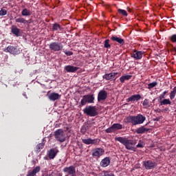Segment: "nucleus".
<instances>
[{"mask_svg":"<svg viewBox=\"0 0 176 176\" xmlns=\"http://www.w3.org/2000/svg\"><path fill=\"white\" fill-rule=\"evenodd\" d=\"M84 113L87 115V116L94 117L98 115V111H97V107L96 106H87L83 109Z\"/></svg>","mask_w":176,"mask_h":176,"instance_id":"7ed1b4c3","label":"nucleus"},{"mask_svg":"<svg viewBox=\"0 0 176 176\" xmlns=\"http://www.w3.org/2000/svg\"><path fill=\"white\" fill-rule=\"evenodd\" d=\"M112 126L114 129V131H116V130H122V129H123V126L118 123L113 124Z\"/></svg>","mask_w":176,"mask_h":176,"instance_id":"bb28decb","label":"nucleus"},{"mask_svg":"<svg viewBox=\"0 0 176 176\" xmlns=\"http://www.w3.org/2000/svg\"><path fill=\"white\" fill-rule=\"evenodd\" d=\"M61 29V26L58 23H54L52 26V30L54 31H58Z\"/></svg>","mask_w":176,"mask_h":176,"instance_id":"2f4dec72","label":"nucleus"},{"mask_svg":"<svg viewBox=\"0 0 176 176\" xmlns=\"http://www.w3.org/2000/svg\"><path fill=\"white\" fill-rule=\"evenodd\" d=\"M47 96L50 101H56V100H60L61 98V95H60L56 92H52L50 94L47 93Z\"/></svg>","mask_w":176,"mask_h":176,"instance_id":"9d476101","label":"nucleus"},{"mask_svg":"<svg viewBox=\"0 0 176 176\" xmlns=\"http://www.w3.org/2000/svg\"><path fill=\"white\" fill-rule=\"evenodd\" d=\"M175 51L176 52V48L175 49Z\"/></svg>","mask_w":176,"mask_h":176,"instance_id":"c03bdc74","label":"nucleus"},{"mask_svg":"<svg viewBox=\"0 0 176 176\" xmlns=\"http://www.w3.org/2000/svg\"><path fill=\"white\" fill-rule=\"evenodd\" d=\"M115 141H118V142H120V144H122L128 151H134L135 144L133 140H128L123 137H116Z\"/></svg>","mask_w":176,"mask_h":176,"instance_id":"f03ea898","label":"nucleus"},{"mask_svg":"<svg viewBox=\"0 0 176 176\" xmlns=\"http://www.w3.org/2000/svg\"><path fill=\"white\" fill-rule=\"evenodd\" d=\"M41 171V166H36L32 170L30 171L27 176H36Z\"/></svg>","mask_w":176,"mask_h":176,"instance_id":"a211bd4d","label":"nucleus"},{"mask_svg":"<svg viewBox=\"0 0 176 176\" xmlns=\"http://www.w3.org/2000/svg\"><path fill=\"white\" fill-rule=\"evenodd\" d=\"M7 14L8 11H6V10L1 9L0 10V16H6Z\"/></svg>","mask_w":176,"mask_h":176,"instance_id":"c9c22d12","label":"nucleus"},{"mask_svg":"<svg viewBox=\"0 0 176 176\" xmlns=\"http://www.w3.org/2000/svg\"><path fill=\"white\" fill-rule=\"evenodd\" d=\"M81 133H82V134H85V133H86V128H85V126H82V127L81 128Z\"/></svg>","mask_w":176,"mask_h":176,"instance_id":"a19ab883","label":"nucleus"},{"mask_svg":"<svg viewBox=\"0 0 176 176\" xmlns=\"http://www.w3.org/2000/svg\"><path fill=\"white\" fill-rule=\"evenodd\" d=\"M142 54H144V52L142 51H134L133 53L131 54V57L135 58V60H141V58H142Z\"/></svg>","mask_w":176,"mask_h":176,"instance_id":"ddd939ff","label":"nucleus"},{"mask_svg":"<svg viewBox=\"0 0 176 176\" xmlns=\"http://www.w3.org/2000/svg\"><path fill=\"white\" fill-rule=\"evenodd\" d=\"M143 166H144L146 170H152V168H155L157 166V164L152 160H148L143 162Z\"/></svg>","mask_w":176,"mask_h":176,"instance_id":"6e6552de","label":"nucleus"},{"mask_svg":"<svg viewBox=\"0 0 176 176\" xmlns=\"http://www.w3.org/2000/svg\"><path fill=\"white\" fill-rule=\"evenodd\" d=\"M118 75V72H112L109 74H104L102 78L106 80H111V79H114L115 76Z\"/></svg>","mask_w":176,"mask_h":176,"instance_id":"2eb2a0df","label":"nucleus"},{"mask_svg":"<svg viewBox=\"0 0 176 176\" xmlns=\"http://www.w3.org/2000/svg\"><path fill=\"white\" fill-rule=\"evenodd\" d=\"M131 78H132L131 75L122 76L120 78V81L121 83H124L125 80H130Z\"/></svg>","mask_w":176,"mask_h":176,"instance_id":"393cba45","label":"nucleus"},{"mask_svg":"<svg viewBox=\"0 0 176 176\" xmlns=\"http://www.w3.org/2000/svg\"><path fill=\"white\" fill-rule=\"evenodd\" d=\"M118 13H120V14H122V16H124L125 17H127V16H128L126 10H124L122 9H118Z\"/></svg>","mask_w":176,"mask_h":176,"instance_id":"7c9ffc66","label":"nucleus"},{"mask_svg":"<svg viewBox=\"0 0 176 176\" xmlns=\"http://www.w3.org/2000/svg\"><path fill=\"white\" fill-rule=\"evenodd\" d=\"M170 41L173 42H176V34H173L170 36Z\"/></svg>","mask_w":176,"mask_h":176,"instance_id":"58836bf2","label":"nucleus"},{"mask_svg":"<svg viewBox=\"0 0 176 176\" xmlns=\"http://www.w3.org/2000/svg\"><path fill=\"white\" fill-rule=\"evenodd\" d=\"M111 41L113 42H117L120 45H124V40L120 37H118L116 36H112L111 37Z\"/></svg>","mask_w":176,"mask_h":176,"instance_id":"6ab92c4d","label":"nucleus"},{"mask_svg":"<svg viewBox=\"0 0 176 176\" xmlns=\"http://www.w3.org/2000/svg\"><path fill=\"white\" fill-rule=\"evenodd\" d=\"M176 96V86L173 88V91H171L170 94V100H174Z\"/></svg>","mask_w":176,"mask_h":176,"instance_id":"c85d7f7f","label":"nucleus"},{"mask_svg":"<svg viewBox=\"0 0 176 176\" xmlns=\"http://www.w3.org/2000/svg\"><path fill=\"white\" fill-rule=\"evenodd\" d=\"M82 141L83 144H85V145H90V144H96V140H93L91 138L82 139Z\"/></svg>","mask_w":176,"mask_h":176,"instance_id":"4be33fe9","label":"nucleus"},{"mask_svg":"<svg viewBox=\"0 0 176 176\" xmlns=\"http://www.w3.org/2000/svg\"><path fill=\"white\" fill-rule=\"evenodd\" d=\"M86 104H94V95L88 94V95H85L82 97L80 101V104L83 106V105H86Z\"/></svg>","mask_w":176,"mask_h":176,"instance_id":"20e7f679","label":"nucleus"},{"mask_svg":"<svg viewBox=\"0 0 176 176\" xmlns=\"http://www.w3.org/2000/svg\"><path fill=\"white\" fill-rule=\"evenodd\" d=\"M49 47L52 52H60L63 50V46L61 43L52 42L49 45Z\"/></svg>","mask_w":176,"mask_h":176,"instance_id":"423d86ee","label":"nucleus"},{"mask_svg":"<svg viewBox=\"0 0 176 176\" xmlns=\"http://www.w3.org/2000/svg\"><path fill=\"white\" fill-rule=\"evenodd\" d=\"M58 152L59 151L57 147L52 148L47 152V156L49 157L50 160H53V159L57 156Z\"/></svg>","mask_w":176,"mask_h":176,"instance_id":"0eeeda50","label":"nucleus"},{"mask_svg":"<svg viewBox=\"0 0 176 176\" xmlns=\"http://www.w3.org/2000/svg\"><path fill=\"white\" fill-rule=\"evenodd\" d=\"M104 176H115V175H113V173H110V174H105Z\"/></svg>","mask_w":176,"mask_h":176,"instance_id":"37998d69","label":"nucleus"},{"mask_svg":"<svg viewBox=\"0 0 176 176\" xmlns=\"http://www.w3.org/2000/svg\"><path fill=\"white\" fill-rule=\"evenodd\" d=\"M166 94H167V91H164L159 97L160 100H163Z\"/></svg>","mask_w":176,"mask_h":176,"instance_id":"e433bc0d","label":"nucleus"},{"mask_svg":"<svg viewBox=\"0 0 176 176\" xmlns=\"http://www.w3.org/2000/svg\"><path fill=\"white\" fill-rule=\"evenodd\" d=\"M142 105L144 108H146V109L147 108H149L151 107V105L149 104V100L145 99L142 102Z\"/></svg>","mask_w":176,"mask_h":176,"instance_id":"c756f323","label":"nucleus"},{"mask_svg":"<svg viewBox=\"0 0 176 176\" xmlns=\"http://www.w3.org/2000/svg\"><path fill=\"white\" fill-rule=\"evenodd\" d=\"M43 176H54V172H52L51 174L43 175Z\"/></svg>","mask_w":176,"mask_h":176,"instance_id":"79ce46f5","label":"nucleus"},{"mask_svg":"<svg viewBox=\"0 0 176 176\" xmlns=\"http://www.w3.org/2000/svg\"><path fill=\"white\" fill-rule=\"evenodd\" d=\"M16 23H22L23 24H27L28 21L25 20V19L23 17H19L15 19Z\"/></svg>","mask_w":176,"mask_h":176,"instance_id":"a878e982","label":"nucleus"},{"mask_svg":"<svg viewBox=\"0 0 176 176\" xmlns=\"http://www.w3.org/2000/svg\"><path fill=\"white\" fill-rule=\"evenodd\" d=\"M146 120V118L142 114H138L137 116H129L124 118V123H131L132 126H137V124H142Z\"/></svg>","mask_w":176,"mask_h":176,"instance_id":"f257e3e1","label":"nucleus"},{"mask_svg":"<svg viewBox=\"0 0 176 176\" xmlns=\"http://www.w3.org/2000/svg\"><path fill=\"white\" fill-rule=\"evenodd\" d=\"M104 47H105V49H109V47H111V44H109V39H107L104 41Z\"/></svg>","mask_w":176,"mask_h":176,"instance_id":"473e14b6","label":"nucleus"},{"mask_svg":"<svg viewBox=\"0 0 176 176\" xmlns=\"http://www.w3.org/2000/svg\"><path fill=\"white\" fill-rule=\"evenodd\" d=\"M65 69L67 72L74 73V72H76V71L79 69V67L72 66V65H67L65 67Z\"/></svg>","mask_w":176,"mask_h":176,"instance_id":"aec40b11","label":"nucleus"},{"mask_svg":"<svg viewBox=\"0 0 176 176\" xmlns=\"http://www.w3.org/2000/svg\"><path fill=\"white\" fill-rule=\"evenodd\" d=\"M43 146H45V142L43 140L41 143L36 145L35 152H36V153H39V152H41V149H43Z\"/></svg>","mask_w":176,"mask_h":176,"instance_id":"5701e85b","label":"nucleus"},{"mask_svg":"<svg viewBox=\"0 0 176 176\" xmlns=\"http://www.w3.org/2000/svg\"><path fill=\"white\" fill-rule=\"evenodd\" d=\"M136 146H137V148H144V144L140 142V143H138V144H137Z\"/></svg>","mask_w":176,"mask_h":176,"instance_id":"ea45409f","label":"nucleus"},{"mask_svg":"<svg viewBox=\"0 0 176 176\" xmlns=\"http://www.w3.org/2000/svg\"><path fill=\"white\" fill-rule=\"evenodd\" d=\"M108 97V92L105 90H100L98 94V101H105Z\"/></svg>","mask_w":176,"mask_h":176,"instance_id":"9b49d317","label":"nucleus"},{"mask_svg":"<svg viewBox=\"0 0 176 176\" xmlns=\"http://www.w3.org/2000/svg\"><path fill=\"white\" fill-rule=\"evenodd\" d=\"M54 137L56 141L59 142H64L65 141V133L63 129H58L55 131Z\"/></svg>","mask_w":176,"mask_h":176,"instance_id":"39448f33","label":"nucleus"},{"mask_svg":"<svg viewBox=\"0 0 176 176\" xmlns=\"http://www.w3.org/2000/svg\"><path fill=\"white\" fill-rule=\"evenodd\" d=\"M65 54H66V56H72V54H74V52H71V51H64Z\"/></svg>","mask_w":176,"mask_h":176,"instance_id":"4c0bfd02","label":"nucleus"},{"mask_svg":"<svg viewBox=\"0 0 176 176\" xmlns=\"http://www.w3.org/2000/svg\"><path fill=\"white\" fill-rule=\"evenodd\" d=\"M6 50L10 54H20V50L14 46L10 45L7 47Z\"/></svg>","mask_w":176,"mask_h":176,"instance_id":"f8f14e48","label":"nucleus"},{"mask_svg":"<svg viewBox=\"0 0 176 176\" xmlns=\"http://www.w3.org/2000/svg\"><path fill=\"white\" fill-rule=\"evenodd\" d=\"M157 85V82H151L148 85V89H153V87H155Z\"/></svg>","mask_w":176,"mask_h":176,"instance_id":"72a5a7b5","label":"nucleus"},{"mask_svg":"<svg viewBox=\"0 0 176 176\" xmlns=\"http://www.w3.org/2000/svg\"><path fill=\"white\" fill-rule=\"evenodd\" d=\"M141 100V95L140 94H136V95H133L131 97H129L126 101L127 102H133L134 101H138Z\"/></svg>","mask_w":176,"mask_h":176,"instance_id":"dca6fc26","label":"nucleus"},{"mask_svg":"<svg viewBox=\"0 0 176 176\" xmlns=\"http://www.w3.org/2000/svg\"><path fill=\"white\" fill-rule=\"evenodd\" d=\"M104 149L101 148H97L95 149H93L91 151V155L94 156V157H100V156H102L104 153Z\"/></svg>","mask_w":176,"mask_h":176,"instance_id":"1a4fd4ad","label":"nucleus"},{"mask_svg":"<svg viewBox=\"0 0 176 176\" xmlns=\"http://www.w3.org/2000/svg\"><path fill=\"white\" fill-rule=\"evenodd\" d=\"M21 15L23 16V17H30V16L32 15V11L28 8H23L21 11Z\"/></svg>","mask_w":176,"mask_h":176,"instance_id":"f3484780","label":"nucleus"},{"mask_svg":"<svg viewBox=\"0 0 176 176\" xmlns=\"http://www.w3.org/2000/svg\"><path fill=\"white\" fill-rule=\"evenodd\" d=\"M146 131H149V129L145 128L144 126L139 127V128L136 130L137 134H144V133H146Z\"/></svg>","mask_w":176,"mask_h":176,"instance_id":"b1692460","label":"nucleus"},{"mask_svg":"<svg viewBox=\"0 0 176 176\" xmlns=\"http://www.w3.org/2000/svg\"><path fill=\"white\" fill-rule=\"evenodd\" d=\"M11 32H12V34L14 35H15V36H19V35H20V29H19L17 28V26L13 25L11 27Z\"/></svg>","mask_w":176,"mask_h":176,"instance_id":"412c9836","label":"nucleus"},{"mask_svg":"<svg viewBox=\"0 0 176 176\" xmlns=\"http://www.w3.org/2000/svg\"><path fill=\"white\" fill-rule=\"evenodd\" d=\"M111 164V159L109 157H106L100 163L101 167H108V165Z\"/></svg>","mask_w":176,"mask_h":176,"instance_id":"4468645a","label":"nucleus"},{"mask_svg":"<svg viewBox=\"0 0 176 176\" xmlns=\"http://www.w3.org/2000/svg\"><path fill=\"white\" fill-rule=\"evenodd\" d=\"M113 131H115V129H113V126H111V127H109L105 130V133H113Z\"/></svg>","mask_w":176,"mask_h":176,"instance_id":"f704fd0d","label":"nucleus"},{"mask_svg":"<svg viewBox=\"0 0 176 176\" xmlns=\"http://www.w3.org/2000/svg\"><path fill=\"white\" fill-rule=\"evenodd\" d=\"M160 105H171L170 99H164L160 102Z\"/></svg>","mask_w":176,"mask_h":176,"instance_id":"cd10ccee","label":"nucleus"}]
</instances>
